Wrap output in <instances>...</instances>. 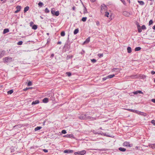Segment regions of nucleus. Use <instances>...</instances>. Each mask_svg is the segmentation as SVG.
Wrapping results in <instances>:
<instances>
[{"mask_svg": "<svg viewBox=\"0 0 155 155\" xmlns=\"http://www.w3.org/2000/svg\"><path fill=\"white\" fill-rule=\"evenodd\" d=\"M107 8L105 5L104 4L102 5L101 6V13L103 14L105 11L107 10Z\"/></svg>", "mask_w": 155, "mask_h": 155, "instance_id": "1", "label": "nucleus"}, {"mask_svg": "<svg viewBox=\"0 0 155 155\" xmlns=\"http://www.w3.org/2000/svg\"><path fill=\"white\" fill-rule=\"evenodd\" d=\"M3 60L4 61V62H11L12 60V58L9 57L4 58H3Z\"/></svg>", "mask_w": 155, "mask_h": 155, "instance_id": "2", "label": "nucleus"}, {"mask_svg": "<svg viewBox=\"0 0 155 155\" xmlns=\"http://www.w3.org/2000/svg\"><path fill=\"white\" fill-rule=\"evenodd\" d=\"M85 153V150H83L78 152H75L74 153V154L75 155H84Z\"/></svg>", "mask_w": 155, "mask_h": 155, "instance_id": "3", "label": "nucleus"}, {"mask_svg": "<svg viewBox=\"0 0 155 155\" xmlns=\"http://www.w3.org/2000/svg\"><path fill=\"white\" fill-rule=\"evenodd\" d=\"M80 119L83 120H87V115L86 114L81 115L79 117Z\"/></svg>", "mask_w": 155, "mask_h": 155, "instance_id": "4", "label": "nucleus"}, {"mask_svg": "<svg viewBox=\"0 0 155 155\" xmlns=\"http://www.w3.org/2000/svg\"><path fill=\"white\" fill-rule=\"evenodd\" d=\"M115 76L114 74H111L107 76L106 77L103 78V81L106 80L107 79L111 78Z\"/></svg>", "mask_w": 155, "mask_h": 155, "instance_id": "5", "label": "nucleus"}, {"mask_svg": "<svg viewBox=\"0 0 155 155\" xmlns=\"http://www.w3.org/2000/svg\"><path fill=\"white\" fill-rule=\"evenodd\" d=\"M123 145L124 146L131 147L133 146L132 144H130L129 142H125L123 143Z\"/></svg>", "mask_w": 155, "mask_h": 155, "instance_id": "6", "label": "nucleus"}, {"mask_svg": "<svg viewBox=\"0 0 155 155\" xmlns=\"http://www.w3.org/2000/svg\"><path fill=\"white\" fill-rule=\"evenodd\" d=\"M135 113L138 114L142 115L144 116H146L147 114L146 113H143L140 111H139L137 110L135 111Z\"/></svg>", "mask_w": 155, "mask_h": 155, "instance_id": "7", "label": "nucleus"}, {"mask_svg": "<svg viewBox=\"0 0 155 155\" xmlns=\"http://www.w3.org/2000/svg\"><path fill=\"white\" fill-rule=\"evenodd\" d=\"M123 14L126 17H129L131 14L129 12H126L124 11L123 12Z\"/></svg>", "mask_w": 155, "mask_h": 155, "instance_id": "8", "label": "nucleus"}, {"mask_svg": "<svg viewBox=\"0 0 155 155\" xmlns=\"http://www.w3.org/2000/svg\"><path fill=\"white\" fill-rule=\"evenodd\" d=\"M122 71V70H120V69L117 68V74H118V76H120L121 75V73H122L121 71Z\"/></svg>", "mask_w": 155, "mask_h": 155, "instance_id": "9", "label": "nucleus"}, {"mask_svg": "<svg viewBox=\"0 0 155 155\" xmlns=\"http://www.w3.org/2000/svg\"><path fill=\"white\" fill-rule=\"evenodd\" d=\"M73 152V151L72 150H65L64 151V153H71Z\"/></svg>", "mask_w": 155, "mask_h": 155, "instance_id": "10", "label": "nucleus"}, {"mask_svg": "<svg viewBox=\"0 0 155 155\" xmlns=\"http://www.w3.org/2000/svg\"><path fill=\"white\" fill-rule=\"evenodd\" d=\"M87 120H96V118L87 116Z\"/></svg>", "mask_w": 155, "mask_h": 155, "instance_id": "11", "label": "nucleus"}, {"mask_svg": "<svg viewBox=\"0 0 155 155\" xmlns=\"http://www.w3.org/2000/svg\"><path fill=\"white\" fill-rule=\"evenodd\" d=\"M5 53V52L4 51H0V58L4 56Z\"/></svg>", "mask_w": 155, "mask_h": 155, "instance_id": "12", "label": "nucleus"}, {"mask_svg": "<svg viewBox=\"0 0 155 155\" xmlns=\"http://www.w3.org/2000/svg\"><path fill=\"white\" fill-rule=\"evenodd\" d=\"M90 38L89 37L86 39L84 42L83 43L84 44L88 43L90 42Z\"/></svg>", "mask_w": 155, "mask_h": 155, "instance_id": "13", "label": "nucleus"}, {"mask_svg": "<svg viewBox=\"0 0 155 155\" xmlns=\"http://www.w3.org/2000/svg\"><path fill=\"white\" fill-rule=\"evenodd\" d=\"M39 101L38 100H36L35 101H33L32 102L31 104L32 105L36 104H39Z\"/></svg>", "mask_w": 155, "mask_h": 155, "instance_id": "14", "label": "nucleus"}, {"mask_svg": "<svg viewBox=\"0 0 155 155\" xmlns=\"http://www.w3.org/2000/svg\"><path fill=\"white\" fill-rule=\"evenodd\" d=\"M127 50L128 53H130L132 51L131 48L130 47H128L127 48Z\"/></svg>", "mask_w": 155, "mask_h": 155, "instance_id": "15", "label": "nucleus"}, {"mask_svg": "<svg viewBox=\"0 0 155 155\" xmlns=\"http://www.w3.org/2000/svg\"><path fill=\"white\" fill-rule=\"evenodd\" d=\"M48 98H45L43 100V102L45 103H47L48 102Z\"/></svg>", "mask_w": 155, "mask_h": 155, "instance_id": "16", "label": "nucleus"}, {"mask_svg": "<svg viewBox=\"0 0 155 155\" xmlns=\"http://www.w3.org/2000/svg\"><path fill=\"white\" fill-rule=\"evenodd\" d=\"M119 150L120 151H123V152L125 151L126 150V149H125L124 148H122L121 147L119 148Z\"/></svg>", "mask_w": 155, "mask_h": 155, "instance_id": "17", "label": "nucleus"}, {"mask_svg": "<svg viewBox=\"0 0 155 155\" xmlns=\"http://www.w3.org/2000/svg\"><path fill=\"white\" fill-rule=\"evenodd\" d=\"M51 13L53 15L54 14V13L55 12V9L54 8H52L51 9Z\"/></svg>", "mask_w": 155, "mask_h": 155, "instance_id": "18", "label": "nucleus"}, {"mask_svg": "<svg viewBox=\"0 0 155 155\" xmlns=\"http://www.w3.org/2000/svg\"><path fill=\"white\" fill-rule=\"evenodd\" d=\"M9 31V29L7 28L5 29L4 30L3 33V34H5L8 32Z\"/></svg>", "mask_w": 155, "mask_h": 155, "instance_id": "19", "label": "nucleus"}, {"mask_svg": "<svg viewBox=\"0 0 155 155\" xmlns=\"http://www.w3.org/2000/svg\"><path fill=\"white\" fill-rule=\"evenodd\" d=\"M150 147H151L153 149L155 148V143L153 144H151L149 145Z\"/></svg>", "mask_w": 155, "mask_h": 155, "instance_id": "20", "label": "nucleus"}, {"mask_svg": "<svg viewBox=\"0 0 155 155\" xmlns=\"http://www.w3.org/2000/svg\"><path fill=\"white\" fill-rule=\"evenodd\" d=\"M29 9V8L28 6H26L24 8V12L25 13Z\"/></svg>", "mask_w": 155, "mask_h": 155, "instance_id": "21", "label": "nucleus"}, {"mask_svg": "<svg viewBox=\"0 0 155 155\" xmlns=\"http://www.w3.org/2000/svg\"><path fill=\"white\" fill-rule=\"evenodd\" d=\"M60 14L59 12V11H57L56 12H55L54 13L53 15H56V16H58Z\"/></svg>", "mask_w": 155, "mask_h": 155, "instance_id": "22", "label": "nucleus"}, {"mask_svg": "<svg viewBox=\"0 0 155 155\" xmlns=\"http://www.w3.org/2000/svg\"><path fill=\"white\" fill-rule=\"evenodd\" d=\"M79 31V30L78 28L76 29L74 31V35H76L77 34Z\"/></svg>", "mask_w": 155, "mask_h": 155, "instance_id": "23", "label": "nucleus"}, {"mask_svg": "<svg viewBox=\"0 0 155 155\" xmlns=\"http://www.w3.org/2000/svg\"><path fill=\"white\" fill-rule=\"evenodd\" d=\"M41 127H37L35 129V131H36L38 130H39L41 129Z\"/></svg>", "mask_w": 155, "mask_h": 155, "instance_id": "24", "label": "nucleus"}, {"mask_svg": "<svg viewBox=\"0 0 155 155\" xmlns=\"http://www.w3.org/2000/svg\"><path fill=\"white\" fill-rule=\"evenodd\" d=\"M32 28L34 30H36L37 28V26L36 25H34L32 26Z\"/></svg>", "mask_w": 155, "mask_h": 155, "instance_id": "25", "label": "nucleus"}, {"mask_svg": "<svg viewBox=\"0 0 155 155\" xmlns=\"http://www.w3.org/2000/svg\"><path fill=\"white\" fill-rule=\"evenodd\" d=\"M13 90H11L8 91L7 92V93L8 94H11L13 93Z\"/></svg>", "mask_w": 155, "mask_h": 155, "instance_id": "26", "label": "nucleus"}, {"mask_svg": "<svg viewBox=\"0 0 155 155\" xmlns=\"http://www.w3.org/2000/svg\"><path fill=\"white\" fill-rule=\"evenodd\" d=\"M138 2L141 5H143L144 4V3L143 1H138Z\"/></svg>", "mask_w": 155, "mask_h": 155, "instance_id": "27", "label": "nucleus"}, {"mask_svg": "<svg viewBox=\"0 0 155 155\" xmlns=\"http://www.w3.org/2000/svg\"><path fill=\"white\" fill-rule=\"evenodd\" d=\"M141 49V48L140 47H136L135 49V51H140Z\"/></svg>", "mask_w": 155, "mask_h": 155, "instance_id": "28", "label": "nucleus"}, {"mask_svg": "<svg viewBox=\"0 0 155 155\" xmlns=\"http://www.w3.org/2000/svg\"><path fill=\"white\" fill-rule=\"evenodd\" d=\"M16 8L17 9V10L19 11H20L21 9V6H20L18 5L16 7Z\"/></svg>", "mask_w": 155, "mask_h": 155, "instance_id": "29", "label": "nucleus"}, {"mask_svg": "<svg viewBox=\"0 0 155 155\" xmlns=\"http://www.w3.org/2000/svg\"><path fill=\"white\" fill-rule=\"evenodd\" d=\"M38 5L40 7H41L43 5V4L42 2H40L38 3Z\"/></svg>", "mask_w": 155, "mask_h": 155, "instance_id": "30", "label": "nucleus"}, {"mask_svg": "<svg viewBox=\"0 0 155 155\" xmlns=\"http://www.w3.org/2000/svg\"><path fill=\"white\" fill-rule=\"evenodd\" d=\"M84 14L87 13V10L86 8L84 6Z\"/></svg>", "mask_w": 155, "mask_h": 155, "instance_id": "31", "label": "nucleus"}, {"mask_svg": "<svg viewBox=\"0 0 155 155\" xmlns=\"http://www.w3.org/2000/svg\"><path fill=\"white\" fill-rule=\"evenodd\" d=\"M87 18L86 17H83L81 19V21H85L87 20Z\"/></svg>", "mask_w": 155, "mask_h": 155, "instance_id": "32", "label": "nucleus"}, {"mask_svg": "<svg viewBox=\"0 0 155 155\" xmlns=\"http://www.w3.org/2000/svg\"><path fill=\"white\" fill-rule=\"evenodd\" d=\"M66 74L68 76L70 77L71 75V73L70 72H67L66 73Z\"/></svg>", "mask_w": 155, "mask_h": 155, "instance_id": "33", "label": "nucleus"}, {"mask_svg": "<svg viewBox=\"0 0 155 155\" xmlns=\"http://www.w3.org/2000/svg\"><path fill=\"white\" fill-rule=\"evenodd\" d=\"M50 12V11L47 8H46L45 10V12L46 13H48Z\"/></svg>", "mask_w": 155, "mask_h": 155, "instance_id": "34", "label": "nucleus"}, {"mask_svg": "<svg viewBox=\"0 0 155 155\" xmlns=\"http://www.w3.org/2000/svg\"><path fill=\"white\" fill-rule=\"evenodd\" d=\"M61 36H64L65 35V33L64 31H62L61 33Z\"/></svg>", "mask_w": 155, "mask_h": 155, "instance_id": "35", "label": "nucleus"}, {"mask_svg": "<svg viewBox=\"0 0 155 155\" xmlns=\"http://www.w3.org/2000/svg\"><path fill=\"white\" fill-rule=\"evenodd\" d=\"M109 15V13L107 12H105V14L104 15H105V16H106L107 17H108Z\"/></svg>", "mask_w": 155, "mask_h": 155, "instance_id": "36", "label": "nucleus"}, {"mask_svg": "<svg viewBox=\"0 0 155 155\" xmlns=\"http://www.w3.org/2000/svg\"><path fill=\"white\" fill-rule=\"evenodd\" d=\"M141 28L143 30H145L146 29V28L145 25H143L142 26Z\"/></svg>", "mask_w": 155, "mask_h": 155, "instance_id": "37", "label": "nucleus"}, {"mask_svg": "<svg viewBox=\"0 0 155 155\" xmlns=\"http://www.w3.org/2000/svg\"><path fill=\"white\" fill-rule=\"evenodd\" d=\"M27 85L28 86H31L32 85V84L31 82L30 81H29L28 82Z\"/></svg>", "mask_w": 155, "mask_h": 155, "instance_id": "38", "label": "nucleus"}, {"mask_svg": "<svg viewBox=\"0 0 155 155\" xmlns=\"http://www.w3.org/2000/svg\"><path fill=\"white\" fill-rule=\"evenodd\" d=\"M22 43H23V42L21 41H19L18 43L17 44L18 45H21L22 44Z\"/></svg>", "mask_w": 155, "mask_h": 155, "instance_id": "39", "label": "nucleus"}, {"mask_svg": "<svg viewBox=\"0 0 155 155\" xmlns=\"http://www.w3.org/2000/svg\"><path fill=\"white\" fill-rule=\"evenodd\" d=\"M91 61L93 63H94L96 62L97 61V60L96 59H91Z\"/></svg>", "mask_w": 155, "mask_h": 155, "instance_id": "40", "label": "nucleus"}, {"mask_svg": "<svg viewBox=\"0 0 155 155\" xmlns=\"http://www.w3.org/2000/svg\"><path fill=\"white\" fill-rule=\"evenodd\" d=\"M153 21L152 20H150L149 21V25H150L152 24H153Z\"/></svg>", "mask_w": 155, "mask_h": 155, "instance_id": "41", "label": "nucleus"}, {"mask_svg": "<svg viewBox=\"0 0 155 155\" xmlns=\"http://www.w3.org/2000/svg\"><path fill=\"white\" fill-rule=\"evenodd\" d=\"M66 133H67V132H66V130H62V131H61V133H62V134H66Z\"/></svg>", "mask_w": 155, "mask_h": 155, "instance_id": "42", "label": "nucleus"}, {"mask_svg": "<svg viewBox=\"0 0 155 155\" xmlns=\"http://www.w3.org/2000/svg\"><path fill=\"white\" fill-rule=\"evenodd\" d=\"M137 29L139 32L140 33L142 31V29L140 28V27L138 28Z\"/></svg>", "mask_w": 155, "mask_h": 155, "instance_id": "43", "label": "nucleus"}, {"mask_svg": "<svg viewBox=\"0 0 155 155\" xmlns=\"http://www.w3.org/2000/svg\"><path fill=\"white\" fill-rule=\"evenodd\" d=\"M98 56L99 57H101L103 56V54H98Z\"/></svg>", "mask_w": 155, "mask_h": 155, "instance_id": "44", "label": "nucleus"}, {"mask_svg": "<svg viewBox=\"0 0 155 155\" xmlns=\"http://www.w3.org/2000/svg\"><path fill=\"white\" fill-rule=\"evenodd\" d=\"M136 25L137 26V28H139L140 27V26L139 25V23L138 22H137L136 23Z\"/></svg>", "mask_w": 155, "mask_h": 155, "instance_id": "45", "label": "nucleus"}, {"mask_svg": "<svg viewBox=\"0 0 155 155\" xmlns=\"http://www.w3.org/2000/svg\"><path fill=\"white\" fill-rule=\"evenodd\" d=\"M151 123L152 124L154 125H155V120H153L151 121Z\"/></svg>", "mask_w": 155, "mask_h": 155, "instance_id": "46", "label": "nucleus"}, {"mask_svg": "<svg viewBox=\"0 0 155 155\" xmlns=\"http://www.w3.org/2000/svg\"><path fill=\"white\" fill-rule=\"evenodd\" d=\"M120 0L121 1V2L123 3V4L124 5H126V3H125V2L124 0Z\"/></svg>", "mask_w": 155, "mask_h": 155, "instance_id": "47", "label": "nucleus"}, {"mask_svg": "<svg viewBox=\"0 0 155 155\" xmlns=\"http://www.w3.org/2000/svg\"><path fill=\"white\" fill-rule=\"evenodd\" d=\"M128 110L130 111H132L134 112H135V111H136V110H132V109H128Z\"/></svg>", "mask_w": 155, "mask_h": 155, "instance_id": "48", "label": "nucleus"}, {"mask_svg": "<svg viewBox=\"0 0 155 155\" xmlns=\"http://www.w3.org/2000/svg\"><path fill=\"white\" fill-rule=\"evenodd\" d=\"M34 23L33 22L31 21L30 23V25L31 27H32V25Z\"/></svg>", "mask_w": 155, "mask_h": 155, "instance_id": "49", "label": "nucleus"}, {"mask_svg": "<svg viewBox=\"0 0 155 155\" xmlns=\"http://www.w3.org/2000/svg\"><path fill=\"white\" fill-rule=\"evenodd\" d=\"M135 149L136 150H140V148L138 147H137V146H136L135 147Z\"/></svg>", "mask_w": 155, "mask_h": 155, "instance_id": "50", "label": "nucleus"}, {"mask_svg": "<svg viewBox=\"0 0 155 155\" xmlns=\"http://www.w3.org/2000/svg\"><path fill=\"white\" fill-rule=\"evenodd\" d=\"M43 151H44L45 153H47V152H48V150H47L45 149H43Z\"/></svg>", "mask_w": 155, "mask_h": 155, "instance_id": "51", "label": "nucleus"}, {"mask_svg": "<svg viewBox=\"0 0 155 155\" xmlns=\"http://www.w3.org/2000/svg\"><path fill=\"white\" fill-rule=\"evenodd\" d=\"M69 136H70L69 135L67 134V135H64V137H69Z\"/></svg>", "mask_w": 155, "mask_h": 155, "instance_id": "52", "label": "nucleus"}, {"mask_svg": "<svg viewBox=\"0 0 155 155\" xmlns=\"http://www.w3.org/2000/svg\"><path fill=\"white\" fill-rule=\"evenodd\" d=\"M96 25L97 26H98L100 25V22L99 21H96Z\"/></svg>", "mask_w": 155, "mask_h": 155, "instance_id": "53", "label": "nucleus"}, {"mask_svg": "<svg viewBox=\"0 0 155 155\" xmlns=\"http://www.w3.org/2000/svg\"><path fill=\"white\" fill-rule=\"evenodd\" d=\"M133 93H134V94H138V91L134 92Z\"/></svg>", "mask_w": 155, "mask_h": 155, "instance_id": "54", "label": "nucleus"}, {"mask_svg": "<svg viewBox=\"0 0 155 155\" xmlns=\"http://www.w3.org/2000/svg\"><path fill=\"white\" fill-rule=\"evenodd\" d=\"M138 94H143V92L141 91H138Z\"/></svg>", "mask_w": 155, "mask_h": 155, "instance_id": "55", "label": "nucleus"}, {"mask_svg": "<svg viewBox=\"0 0 155 155\" xmlns=\"http://www.w3.org/2000/svg\"><path fill=\"white\" fill-rule=\"evenodd\" d=\"M151 101L152 102L154 103H155V99H151Z\"/></svg>", "mask_w": 155, "mask_h": 155, "instance_id": "56", "label": "nucleus"}, {"mask_svg": "<svg viewBox=\"0 0 155 155\" xmlns=\"http://www.w3.org/2000/svg\"><path fill=\"white\" fill-rule=\"evenodd\" d=\"M151 73L152 74H155V72L153 71H151Z\"/></svg>", "mask_w": 155, "mask_h": 155, "instance_id": "57", "label": "nucleus"}, {"mask_svg": "<svg viewBox=\"0 0 155 155\" xmlns=\"http://www.w3.org/2000/svg\"><path fill=\"white\" fill-rule=\"evenodd\" d=\"M29 88H30L26 87L25 89H24V90L25 91H26L28 89H29Z\"/></svg>", "mask_w": 155, "mask_h": 155, "instance_id": "58", "label": "nucleus"}, {"mask_svg": "<svg viewBox=\"0 0 155 155\" xmlns=\"http://www.w3.org/2000/svg\"><path fill=\"white\" fill-rule=\"evenodd\" d=\"M1 1H3V3H4L5 2V1L6 0H0Z\"/></svg>", "mask_w": 155, "mask_h": 155, "instance_id": "59", "label": "nucleus"}, {"mask_svg": "<svg viewBox=\"0 0 155 155\" xmlns=\"http://www.w3.org/2000/svg\"><path fill=\"white\" fill-rule=\"evenodd\" d=\"M54 56V54H51V58H52Z\"/></svg>", "mask_w": 155, "mask_h": 155, "instance_id": "60", "label": "nucleus"}, {"mask_svg": "<svg viewBox=\"0 0 155 155\" xmlns=\"http://www.w3.org/2000/svg\"><path fill=\"white\" fill-rule=\"evenodd\" d=\"M146 76L144 75H143L142 76V78H146Z\"/></svg>", "mask_w": 155, "mask_h": 155, "instance_id": "61", "label": "nucleus"}, {"mask_svg": "<svg viewBox=\"0 0 155 155\" xmlns=\"http://www.w3.org/2000/svg\"><path fill=\"white\" fill-rule=\"evenodd\" d=\"M61 41H59L58 42L57 44H61Z\"/></svg>", "mask_w": 155, "mask_h": 155, "instance_id": "62", "label": "nucleus"}, {"mask_svg": "<svg viewBox=\"0 0 155 155\" xmlns=\"http://www.w3.org/2000/svg\"><path fill=\"white\" fill-rule=\"evenodd\" d=\"M19 11H18L17 10H16L15 12V13H17Z\"/></svg>", "mask_w": 155, "mask_h": 155, "instance_id": "63", "label": "nucleus"}, {"mask_svg": "<svg viewBox=\"0 0 155 155\" xmlns=\"http://www.w3.org/2000/svg\"><path fill=\"white\" fill-rule=\"evenodd\" d=\"M153 29L154 30H155V25H154L153 26Z\"/></svg>", "mask_w": 155, "mask_h": 155, "instance_id": "64", "label": "nucleus"}]
</instances>
